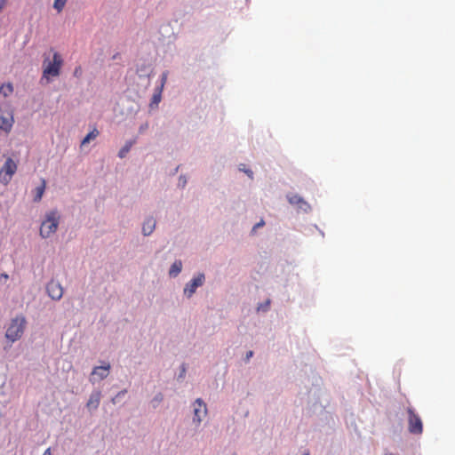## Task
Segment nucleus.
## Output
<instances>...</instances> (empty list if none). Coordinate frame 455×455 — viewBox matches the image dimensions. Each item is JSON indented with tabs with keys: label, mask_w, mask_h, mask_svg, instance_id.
Masks as SVG:
<instances>
[{
	"label": "nucleus",
	"mask_w": 455,
	"mask_h": 455,
	"mask_svg": "<svg viewBox=\"0 0 455 455\" xmlns=\"http://www.w3.org/2000/svg\"><path fill=\"white\" fill-rule=\"evenodd\" d=\"M52 52V60L49 56L44 54L42 65L43 74L41 77V83H43L44 80H45L46 83H49L52 78L57 77L60 74V70L63 66V59L59 52L54 51Z\"/></svg>",
	"instance_id": "1"
},
{
	"label": "nucleus",
	"mask_w": 455,
	"mask_h": 455,
	"mask_svg": "<svg viewBox=\"0 0 455 455\" xmlns=\"http://www.w3.org/2000/svg\"><path fill=\"white\" fill-rule=\"evenodd\" d=\"M27 320L23 315H16L8 324L5 338L12 343L19 340L26 329Z\"/></svg>",
	"instance_id": "2"
},
{
	"label": "nucleus",
	"mask_w": 455,
	"mask_h": 455,
	"mask_svg": "<svg viewBox=\"0 0 455 455\" xmlns=\"http://www.w3.org/2000/svg\"><path fill=\"white\" fill-rule=\"evenodd\" d=\"M60 215L57 211H51L46 213L44 220L40 227V235L43 238H47L54 234L60 223Z\"/></svg>",
	"instance_id": "3"
},
{
	"label": "nucleus",
	"mask_w": 455,
	"mask_h": 455,
	"mask_svg": "<svg viewBox=\"0 0 455 455\" xmlns=\"http://www.w3.org/2000/svg\"><path fill=\"white\" fill-rule=\"evenodd\" d=\"M18 170V164L12 157H7L0 169V183L7 186Z\"/></svg>",
	"instance_id": "4"
},
{
	"label": "nucleus",
	"mask_w": 455,
	"mask_h": 455,
	"mask_svg": "<svg viewBox=\"0 0 455 455\" xmlns=\"http://www.w3.org/2000/svg\"><path fill=\"white\" fill-rule=\"evenodd\" d=\"M408 431L412 435H421L423 432V423L421 418L412 407H408Z\"/></svg>",
	"instance_id": "5"
},
{
	"label": "nucleus",
	"mask_w": 455,
	"mask_h": 455,
	"mask_svg": "<svg viewBox=\"0 0 455 455\" xmlns=\"http://www.w3.org/2000/svg\"><path fill=\"white\" fill-rule=\"evenodd\" d=\"M205 277L204 274H198L194 277L184 288V294L190 298L196 292V289L202 286L204 283Z\"/></svg>",
	"instance_id": "6"
},
{
	"label": "nucleus",
	"mask_w": 455,
	"mask_h": 455,
	"mask_svg": "<svg viewBox=\"0 0 455 455\" xmlns=\"http://www.w3.org/2000/svg\"><path fill=\"white\" fill-rule=\"evenodd\" d=\"M193 410H194V418L193 420L196 422L197 424H200L203 419L207 414V407L206 404L204 403V401L201 398H198L196 400V402L193 404Z\"/></svg>",
	"instance_id": "7"
},
{
	"label": "nucleus",
	"mask_w": 455,
	"mask_h": 455,
	"mask_svg": "<svg viewBox=\"0 0 455 455\" xmlns=\"http://www.w3.org/2000/svg\"><path fill=\"white\" fill-rule=\"evenodd\" d=\"M46 291L54 300H60L63 296V288L61 284L54 280H52L47 283Z\"/></svg>",
	"instance_id": "8"
},
{
	"label": "nucleus",
	"mask_w": 455,
	"mask_h": 455,
	"mask_svg": "<svg viewBox=\"0 0 455 455\" xmlns=\"http://www.w3.org/2000/svg\"><path fill=\"white\" fill-rule=\"evenodd\" d=\"M13 124V117L8 111L0 110V129L4 132H10Z\"/></svg>",
	"instance_id": "9"
},
{
	"label": "nucleus",
	"mask_w": 455,
	"mask_h": 455,
	"mask_svg": "<svg viewBox=\"0 0 455 455\" xmlns=\"http://www.w3.org/2000/svg\"><path fill=\"white\" fill-rule=\"evenodd\" d=\"M100 397H101V394L100 391L92 392L89 397L87 403H86V407L88 408V410H90V411L96 410L100 405Z\"/></svg>",
	"instance_id": "10"
},
{
	"label": "nucleus",
	"mask_w": 455,
	"mask_h": 455,
	"mask_svg": "<svg viewBox=\"0 0 455 455\" xmlns=\"http://www.w3.org/2000/svg\"><path fill=\"white\" fill-rule=\"evenodd\" d=\"M110 369V365L108 363L104 366H97L93 369L92 375L99 376V379H104L108 375V371Z\"/></svg>",
	"instance_id": "11"
},
{
	"label": "nucleus",
	"mask_w": 455,
	"mask_h": 455,
	"mask_svg": "<svg viewBox=\"0 0 455 455\" xmlns=\"http://www.w3.org/2000/svg\"><path fill=\"white\" fill-rule=\"evenodd\" d=\"M156 228V220L153 218H148L145 220L142 226V232L144 235H149L153 233Z\"/></svg>",
	"instance_id": "12"
},
{
	"label": "nucleus",
	"mask_w": 455,
	"mask_h": 455,
	"mask_svg": "<svg viewBox=\"0 0 455 455\" xmlns=\"http://www.w3.org/2000/svg\"><path fill=\"white\" fill-rule=\"evenodd\" d=\"M46 187V181L44 179H42L41 185L36 188L35 189V196H34V202H40L43 195L44 193Z\"/></svg>",
	"instance_id": "13"
},
{
	"label": "nucleus",
	"mask_w": 455,
	"mask_h": 455,
	"mask_svg": "<svg viewBox=\"0 0 455 455\" xmlns=\"http://www.w3.org/2000/svg\"><path fill=\"white\" fill-rule=\"evenodd\" d=\"M182 269V262L180 260H176L170 268L169 274L172 276H177Z\"/></svg>",
	"instance_id": "14"
},
{
	"label": "nucleus",
	"mask_w": 455,
	"mask_h": 455,
	"mask_svg": "<svg viewBox=\"0 0 455 455\" xmlns=\"http://www.w3.org/2000/svg\"><path fill=\"white\" fill-rule=\"evenodd\" d=\"M99 131L94 128L92 131H91L82 140L81 146H84L87 143H89L92 140H94L98 137Z\"/></svg>",
	"instance_id": "15"
},
{
	"label": "nucleus",
	"mask_w": 455,
	"mask_h": 455,
	"mask_svg": "<svg viewBox=\"0 0 455 455\" xmlns=\"http://www.w3.org/2000/svg\"><path fill=\"white\" fill-rule=\"evenodd\" d=\"M13 92V86L11 83L4 84L0 87V92L4 96L7 97L10 94H12Z\"/></svg>",
	"instance_id": "16"
},
{
	"label": "nucleus",
	"mask_w": 455,
	"mask_h": 455,
	"mask_svg": "<svg viewBox=\"0 0 455 455\" xmlns=\"http://www.w3.org/2000/svg\"><path fill=\"white\" fill-rule=\"evenodd\" d=\"M132 146V141H128L121 149L120 151L118 152V156L120 158H124L126 156V155L129 153L131 148Z\"/></svg>",
	"instance_id": "17"
},
{
	"label": "nucleus",
	"mask_w": 455,
	"mask_h": 455,
	"mask_svg": "<svg viewBox=\"0 0 455 455\" xmlns=\"http://www.w3.org/2000/svg\"><path fill=\"white\" fill-rule=\"evenodd\" d=\"M68 0H54L53 8L60 13L63 11Z\"/></svg>",
	"instance_id": "18"
},
{
	"label": "nucleus",
	"mask_w": 455,
	"mask_h": 455,
	"mask_svg": "<svg viewBox=\"0 0 455 455\" xmlns=\"http://www.w3.org/2000/svg\"><path fill=\"white\" fill-rule=\"evenodd\" d=\"M289 202L292 204H299L300 203H303V204H306L303 199L299 196L298 195H292L291 196H289Z\"/></svg>",
	"instance_id": "19"
},
{
	"label": "nucleus",
	"mask_w": 455,
	"mask_h": 455,
	"mask_svg": "<svg viewBox=\"0 0 455 455\" xmlns=\"http://www.w3.org/2000/svg\"><path fill=\"white\" fill-rule=\"evenodd\" d=\"M74 76L80 77L83 74V69L80 66L76 67L74 70Z\"/></svg>",
	"instance_id": "20"
},
{
	"label": "nucleus",
	"mask_w": 455,
	"mask_h": 455,
	"mask_svg": "<svg viewBox=\"0 0 455 455\" xmlns=\"http://www.w3.org/2000/svg\"><path fill=\"white\" fill-rule=\"evenodd\" d=\"M269 304H270V300L268 299V300L266 301V304L259 305L258 307V310H264V311L267 310V308L269 307Z\"/></svg>",
	"instance_id": "21"
},
{
	"label": "nucleus",
	"mask_w": 455,
	"mask_h": 455,
	"mask_svg": "<svg viewBox=\"0 0 455 455\" xmlns=\"http://www.w3.org/2000/svg\"><path fill=\"white\" fill-rule=\"evenodd\" d=\"M8 0H0V13L3 12L7 4Z\"/></svg>",
	"instance_id": "22"
},
{
	"label": "nucleus",
	"mask_w": 455,
	"mask_h": 455,
	"mask_svg": "<svg viewBox=\"0 0 455 455\" xmlns=\"http://www.w3.org/2000/svg\"><path fill=\"white\" fill-rule=\"evenodd\" d=\"M160 100H161V96H160V94H158V95L155 94V95L153 96V101H154L155 103H156V104H157V103L160 101Z\"/></svg>",
	"instance_id": "23"
},
{
	"label": "nucleus",
	"mask_w": 455,
	"mask_h": 455,
	"mask_svg": "<svg viewBox=\"0 0 455 455\" xmlns=\"http://www.w3.org/2000/svg\"><path fill=\"white\" fill-rule=\"evenodd\" d=\"M265 225V222L264 220H260L259 223H257L254 227H253V230H255L256 228H259V227H263Z\"/></svg>",
	"instance_id": "24"
},
{
	"label": "nucleus",
	"mask_w": 455,
	"mask_h": 455,
	"mask_svg": "<svg viewBox=\"0 0 455 455\" xmlns=\"http://www.w3.org/2000/svg\"><path fill=\"white\" fill-rule=\"evenodd\" d=\"M166 80H167V73L164 72L162 75V85L166 82Z\"/></svg>",
	"instance_id": "25"
},
{
	"label": "nucleus",
	"mask_w": 455,
	"mask_h": 455,
	"mask_svg": "<svg viewBox=\"0 0 455 455\" xmlns=\"http://www.w3.org/2000/svg\"><path fill=\"white\" fill-rule=\"evenodd\" d=\"M155 400L157 401V402H161L163 400V395L162 394H158L156 397H155Z\"/></svg>",
	"instance_id": "26"
},
{
	"label": "nucleus",
	"mask_w": 455,
	"mask_h": 455,
	"mask_svg": "<svg viewBox=\"0 0 455 455\" xmlns=\"http://www.w3.org/2000/svg\"><path fill=\"white\" fill-rule=\"evenodd\" d=\"M253 355V352L252 351H249L247 352L246 354V360L248 361Z\"/></svg>",
	"instance_id": "27"
},
{
	"label": "nucleus",
	"mask_w": 455,
	"mask_h": 455,
	"mask_svg": "<svg viewBox=\"0 0 455 455\" xmlns=\"http://www.w3.org/2000/svg\"><path fill=\"white\" fill-rule=\"evenodd\" d=\"M242 170H243L245 173H247V174L249 175V177H251V178L252 177V172H251V171H250V170H243V169H242Z\"/></svg>",
	"instance_id": "28"
},
{
	"label": "nucleus",
	"mask_w": 455,
	"mask_h": 455,
	"mask_svg": "<svg viewBox=\"0 0 455 455\" xmlns=\"http://www.w3.org/2000/svg\"><path fill=\"white\" fill-rule=\"evenodd\" d=\"M43 455H52L51 453V448H48L44 451V452L43 453Z\"/></svg>",
	"instance_id": "29"
},
{
	"label": "nucleus",
	"mask_w": 455,
	"mask_h": 455,
	"mask_svg": "<svg viewBox=\"0 0 455 455\" xmlns=\"http://www.w3.org/2000/svg\"><path fill=\"white\" fill-rule=\"evenodd\" d=\"M0 277L4 278V280H7L9 278V275L5 273H3V274H1Z\"/></svg>",
	"instance_id": "30"
},
{
	"label": "nucleus",
	"mask_w": 455,
	"mask_h": 455,
	"mask_svg": "<svg viewBox=\"0 0 455 455\" xmlns=\"http://www.w3.org/2000/svg\"><path fill=\"white\" fill-rule=\"evenodd\" d=\"M125 392H126L125 390H124V391H121V392H119V393H118V395H117V396H119V395H124Z\"/></svg>",
	"instance_id": "31"
},
{
	"label": "nucleus",
	"mask_w": 455,
	"mask_h": 455,
	"mask_svg": "<svg viewBox=\"0 0 455 455\" xmlns=\"http://www.w3.org/2000/svg\"><path fill=\"white\" fill-rule=\"evenodd\" d=\"M302 455H309V452H305Z\"/></svg>",
	"instance_id": "32"
}]
</instances>
